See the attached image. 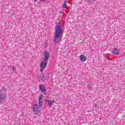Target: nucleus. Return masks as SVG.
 I'll use <instances>...</instances> for the list:
<instances>
[{
    "label": "nucleus",
    "instance_id": "1",
    "mask_svg": "<svg viewBox=\"0 0 125 125\" xmlns=\"http://www.w3.org/2000/svg\"><path fill=\"white\" fill-rule=\"evenodd\" d=\"M55 33L54 35V42L57 43L60 42L63 35V29H62V23L60 21L55 27Z\"/></svg>",
    "mask_w": 125,
    "mask_h": 125
},
{
    "label": "nucleus",
    "instance_id": "2",
    "mask_svg": "<svg viewBox=\"0 0 125 125\" xmlns=\"http://www.w3.org/2000/svg\"><path fill=\"white\" fill-rule=\"evenodd\" d=\"M42 98H43V95L42 94L39 96L38 99L39 105L35 104L33 105L32 111L33 112L34 115H39V108H40V107H42Z\"/></svg>",
    "mask_w": 125,
    "mask_h": 125
},
{
    "label": "nucleus",
    "instance_id": "3",
    "mask_svg": "<svg viewBox=\"0 0 125 125\" xmlns=\"http://www.w3.org/2000/svg\"><path fill=\"white\" fill-rule=\"evenodd\" d=\"M46 66H47L46 61H42L40 64V71L43 72V69L46 68Z\"/></svg>",
    "mask_w": 125,
    "mask_h": 125
},
{
    "label": "nucleus",
    "instance_id": "4",
    "mask_svg": "<svg viewBox=\"0 0 125 125\" xmlns=\"http://www.w3.org/2000/svg\"><path fill=\"white\" fill-rule=\"evenodd\" d=\"M6 97V92L3 90H0V100H4Z\"/></svg>",
    "mask_w": 125,
    "mask_h": 125
},
{
    "label": "nucleus",
    "instance_id": "5",
    "mask_svg": "<svg viewBox=\"0 0 125 125\" xmlns=\"http://www.w3.org/2000/svg\"><path fill=\"white\" fill-rule=\"evenodd\" d=\"M39 87L42 92L43 93V94H46V90H45V87L43 85V84H40L39 85Z\"/></svg>",
    "mask_w": 125,
    "mask_h": 125
},
{
    "label": "nucleus",
    "instance_id": "6",
    "mask_svg": "<svg viewBox=\"0 0 125 125\" xmlns=\"http://www.w3.org/2000/svg\"><path fill=\"white\" fill-rule=\"evenodd\" d=\"M44 58L45 61H48L49 59V53L47 52H45L44 54Z\"/></svg>",
    "mask_w": 125,
    "mask_h": 125
},
{
    "label": "nucleus",
    "instance_id": "7",
    "mask_svg": "<svg viewBox=\"0 0 125 125\" xmlns=\"http://www.w3.org/2000/svg\"><path fill=\"white\" fill-rule=\"evenodd\" d=\"M79 58H80V60H81V61H83V62H85V61L87 59L86 57H85L84 56V55H80Z\"/></svg>",
    "mask_w": 125,
    "mask_h": 125
},
{
    "label": "nucleus",
    "instance_id": "8",
    "mask_svg": "<svg viewBox=\"0 0 125 125\" xmlns=\"http://www.w3.org/2000/svg\"><path fill=\"white\" fill-rule=\"evenodd\" d=\"M112 53L114 55H119V54L118 49H117L116 48H113Z\"/></svg>",
    "mask_w": 125,
    "mask_h": 125
},
{
    "label": "nucleus",
    "instance_id": "9",
    "mask_svg": "<svg viewBox=\"0 0 125 125\" xmlns=\"http://www.w3.org/2000/svg\"><path fill=\"white\" fill-rule=\"evenodd\" d=\"M55 102V101H48V104L50 107H51L52 106V104Z\"/></svg>",
    "mask_w": 125,
    "mask_h": 125
},
{
    "label": "nucleus",
    "instance_id": "10",
    "mask_svg": "<svg viewBox=\"0 0 125 125\" xmlns=\"http://www.w3.org/2000/svg\"><path fill=\"white\" fill-rule=\"evenodd\" d=\"M39 79H40V80H41L42 81H44V80H45V78L43 75H40Z\"/></svg>",
    "mask_w": 125,
    "mask_h": 125
},
{
    "label": "nucleus",
    "instance_id": "11",
    "mask_svg": "<svg viewBox=\"0 0 125 125\" xmlns=\"http://www.w3.org/2000/svg\"><path fill=\"white\" fill-rule=\"evenodd\" d=\"M66 3L64 2L63 5H62V7H63V8H67V4H66Z\"/></svg>",
    "mask_w": 125,
    "mask_h": 125
},
{
    "label": "nucleus",
    "instance_id": "12",
    "mask_svg": "<svg viewBox=\"0 0 125 125\" xmlns=\"http://www.w3.org/2000/svg\"><path fill=\"white\" fill-rule=\"evenodd\" d=\"M13 72H15V71H16V68L13 67Z\"/></svg>",
    "mask_w": 125,
    "mask_h": 125
},
{
    "label": "nucleus",
    "instance_id": "13",
    "mask_svg": "<svg viewBox=\"0 0 125 125\" xmlns=\"http://www.w3.org/2000/svg\"><path fill=\"white\" fill-rule=\"evenodd\" d=\"M110 55V54H105V56H106V57H108Z\"/></svg>",
    "mask_w": 125,
    "mask_h": 125
},
{
    "label": "nucleus",
    "instance_id": "14",
    "mask_svg": "<svg viewBox=\"0 0 125 125\" xmlns=\"http://www.w3.org/2000/svg\"><path fill=\"white\" fill-rule=\"evenodd\" d=\"M67 1H68V0H65L64 2L66 3V2H67Z\"/></svg>",
    "mask_w": 125,
    "mask_h": 125
},
{
    "label": "nucleus",
    "instance_id": "15",
    "mask_svg": "<svg viewBox=\"0 0 125 125\" xmlns=\"http://www.w3.org/2000/svg\"><path fill=\"white\" fill-rule=\"evenodd\" d=\"M41 1H42V2H43V1H44V0H41Z\"/></svg>",
    "mask_w": 125,
    "mask_h": 125
},
{
    "label": "nucleus",
    "instance_id": "16",
    "mask_svg": "<svg viewBox=\"0 0 125 125\" xmlns=\"http://www.w3.org/2000/svg\"><path fill=\"white\" fill-rule=\"evenodd\" d=\"M38 1V0H34V1L35 2H37Z\"/></svg>",
    "mask_w": 125,
    "mask_h": 125
}]
</instances>
